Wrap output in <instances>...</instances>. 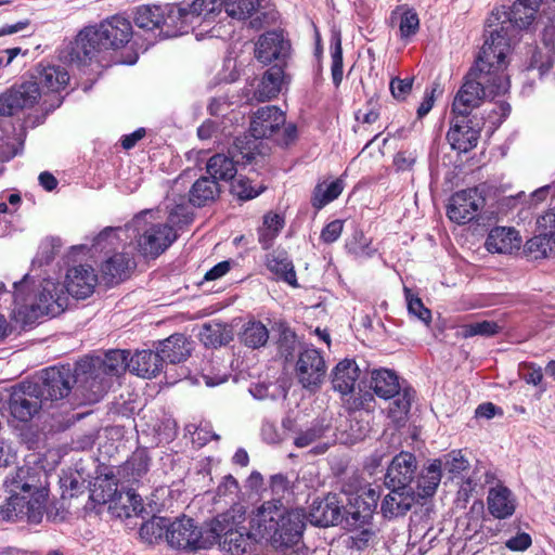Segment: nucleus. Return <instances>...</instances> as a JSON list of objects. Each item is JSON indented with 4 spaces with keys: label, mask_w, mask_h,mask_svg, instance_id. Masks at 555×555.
<instances>
[{
    "label": "nucleus",
    "mask_w": 555,
    "mask_h": 555,
    "mask_svg": "<svg viewBox=\"0 0 555 555\" xmlns=\"http://www.w3.org/2000/svg\"><path fill=\"white\" fill-rule=\"evenodd\" d=\"M498 54L491 50L490 43L483 44L479 56L464 77V82L452 103L453 115L468 116L486 99L505 94L509 89V80L505 74L507 61L504 60L506 44L501 43Z\"/></svg>",
    "instance_id": "obj_1"
},
{
    "label": "nucleus",
    "mask_w": 555,
    "mask_h": 555,
    "mask_svg": "<svg viewBox=\"0 0 555 555\" xmlns=\"http://www.w3.org/2000/svg\"><path fill=\"white\" fill-rule=\"evenodd\" d=\"M43 474L30 466H22L7 477L3 483L5 499L0 504V515L11 521L26 520L39 524L44 515L48 490Z\"/></svg>",
    "instance_id": "obj_2"
},
{
    "label": "nucleus",
    "mask_w": 555,
    "mask_h": 555,
    "mask_svg": "<svg viewBox=\"0 0 555 555\" xmlns=\"http://www.w3.org/2000/svg\"><path fill=\"white\" fill-rule=\"evenodd\" d=\"M250 522L256 535L283 551L300 542L306 514L301 508L286 511L280 500H273L259 506Z\"/></svg>",
    "instance_id": "obj_3"
},
{
    "label": "nucleus",
    "mask_w": 555,
    "mask_h": 555,
    "mask_svg": "<svg viewBox=\"0 0 555 555\" xmlns=\"http://www.w3.org/2000/svg\"><path fill=\"white\" fill-rule=\"evenodd\" d=\"M129 351L109 350L104 357H86L76 363V378L81 397L87 403H95L111 388L113 377L128 369Z\"/></svg>",
    "instance_id": "obj_4"
},
{
    "label": "nucleus",
    "mask_w": 555,
    "mask_h": 555,
    "mask_svg": "<svg viewBox=\"0 0 555 555\" xmlns=\"http://www.w3.org/2000/svg\"><path fill=\"white\" fill-rule=\"evenodd\" d=\"M13 285L14 304L25 323H31L42 315L56 317L68 306L69 296L64 285L53 279L42 280L33 294L28 293V274Z\"/></svg>",
    "instance_id": "obj_5"
},
{
    "label": "nucleus",
    "mask_w": 555,
    "mask_h": 555,
    "mask_svg": "<svg viewBox=\"0 0 555 555\" xmlns=\"http://www.w3.org/2000/svg\"><path fill=\"white\" fill-rule=\"evenodd\" d=\"M528 5L522 4L517 8V0L512 7L495 8L486 21L483 44H489L491 50L498 54L501 49L499 44H506L504 50V60L511 52L513 41L517 38L520 30L528 29L537 18V14H530Z\"/></svg>",
    "instance_id": "obj_6"
},
{
    "label": "nucleus",
    "mask_w": 555,
    "mask_h": 555,
    "mask_svg": "<svg viewBox=\"0 0 555 555\" xmlns=\"http://www.w3.org/2000/svg\"><path fill=\"white\" fill-rule=\"evenodd\" d=\"M245 520L243 506L236 505L215 517L210 521V534L214 544L219 543L222 551L231 555H242L253 543L251 534L242 525Z\"/></svg>",
    "instance_id": "obj_7"
},
{
    "label": "nucleus",
    "mask_w": 555,
    "mask_h": 555,
    "mask_svg": "<svg viewBox=\"0 0 555 555\" xmlns=\"http://www.w3.org/2000/svg\"><path fill=\"white\" fill-rule=\"evenodd\" d=\"M152 217V211H142L132 219L126 230L135 232L139 251L144 257L156 258L176 241L177 234L168 223L149 220Z\"/></svg>",
    "instance_id": "obj_8"
},
{
    "label": "nucleus",
    "mask_w": 555,
    "mask_h": 555,
    "mask_svg": "<svg viewBox=\"0 0 555 555\" xmlns=\"http://www.w3.org/2000/svg\"><path fill=\"white\" fill-rule=\"evenodd\" d=\"M327 364L321 350L306 346L298 350L294 375L298 384L307 391H319L325 382Z\"/></svg>",
    "instance_id": "obj_9"
},
{
    "label": "nucleus",
    "mask_w": 555,
    "mask_h": 555,
    "mask_svg": "<svg viewBox=\"0 0 555 555\" xmlns=\"http://www.w3.org/2000/svg\"><path fill=\"white\" fill-rule=\"evenodd\" d=\"M167 541L172 547L177 548H208L214 545L210 522L203 529L197 527L191 518L185 516L177 518L167 528Z\"/></svg>",
    "instance_id": "obj_10"
},
{
    "label": "nucleus",
    "mask_w": 555,
    "mask_h": 555,
    "mask_svg": "<svg viewBox=\"0 0 555 555\" xmlns=\"http://www.w3.org/2000/svg\"><path fill=\"white\" fill-rule=\"evenodd\" d=\"M76 376V369L73 372L69 366H51L41 372L38 382L31 383L38 386L44 402L56 401L67 397L74 384H76V391L81 395Z\"/></svg>",
    "instance_id": "obj_11"
},
{
    "label": "nucleus",
    "mask_w": 555,
    "mask_h": 555,
    "mask_svg": "<svg viewBox=\"0 0 555 555\" xmlns=\"http://www.w3.org/2000/svg\"><path fill=\"white\" fill-rule=\"evenodd\" d=\"M10 415L22 423L31 421L43 408L40 389L31 382L13 387L9 399Z\"/></svg>",
    "instance_id": "obj_12"
},
{
    "label": "nucleus",
    "mask_w": 555,
    "mask_h": 555,
    "mask_svg": "<svg viewBox=\"0 0 555 555\" xmlns=\"http://www.w3.org/2000/svg\"><path fill=\"white\" fill-rule=\"evenodd\" d=\"M223 0H194L192 3H179L169 8V18L180 23L179 30L185 28L198 20L210 21L221 13Z\"/></svg>",
    "instance_id": "obj_13"
},
{
    "label": "nucleus",
    "mask_w": 555,
    "mask_h": 555,
    "mask_svg": "<svg viewBox=\"0 0 555 555\" xmlns=\"http://www.w3.org/2000/svg\"><path fill=\"white\" fill-rule=\"evenodd\" d=\"M370 388L382 399H391L398 396L395 404L401 413H408L411 406V395L404 390L400 393V384L395 372L386 369L374 370L371 374Z\"/></svg>",
    "instance_id": "obj_14"
},
{
    "label": "nucleus",
    "mask_w": 555,
    "mask_h": 555,
    "mask_svg": "<svg viewBox=\"0 0 555 555\" xmlns=\"http://www.w3.org/2000/svg\"><path fill=\"white\" fill-rule=\"evenodd\" d=\"M41 98L35 81H26L0 95V116H14L25 108L33 107Z\"/></svg>",
    "instance_id": "obj_15"
},
{
    "label": "nucleus",
    "mask_w": 555,
    "mask_h": 555,
    "mask_svg": "<svg viewBox=\"0 0 555 555\" xmlns=\"http://www.w3.org/2000/svg\"><path fill=\"white\" fill-rule=\"evenodd\" d=\"M485 204V198L476 188L456 192L450 198L448 217L462 224L473 220Z\"/></svg>",
    "instance_id": "obj_16"
},
{
    "label": "nucleus",
    "mask_w": 555,
    "mask_h": 555,
    "mask_svg": "<svg viewBox=\"0 0 555 555\" xmlns=\"http://www.w3.org/2000/svg\"><path fill=\"white\" fill-rule=\"evenodd\" d=\"M479 122L473 121L468 116L453 115L447 139L453 150L467 153L476 147L480 135Z\"/></svg>",
    "instance_id": "obj_17"
},
{
    "label": "nucleus",
    "mask_w": 555,
    "mask_h": 555,
    "mask_svg": "<svg viewBox=\"0 0 555 555\" xmlns=\"http://www.w3.org/2000/svg\"><path fill=\"white\" fill-rule=\"evenodd\" d=\"M93 27L106 50L119 49L128 43L132 37L131 23L120 15L108 17Z\"/></svg>",
    "instance_id": "obj_18"
},
{
    "label": "nucleus",
    "mask_w": 555,
    "mask_h": 555,
    "mask_svg": "<svg viewBox=\"0 0 555 555\" xmlns=\"http://www.w3.org/2000/svg\"><path fill=\"white\" fill-rule=\"evenodd\" d=\"M285 113L275 105L258 108L250 121L249 131L255 139L270 138L279 134L285 125Z\"/></svg>",
    "instance_id": "obj_19"
},
{
    "label": "nucleus",
    "mask_w": 555,
    "mask_h": 555,
    "mask_svg": "<svg viewBox=\"0 0 555 555\" xmlns=\"http://www.w3.org/2000/svg\"><path fill=\"white\" fill-rule=\"evenodd\" d=\"M96 284L94 269L89 264H79L67 270L64 287L68 296L86 299L93 294Z\"/></svg>",
    "instance_id": "obj_20"
},
{
    "label": "nucleus",
    "mask_w": 555,
    "mask_h": 555,
    "mask_svg": "<svg viewBox=\"0 0 555 555\" xmlns=\"http://www.w3.org/2000/svg\"><path fill=\"white\" fill-rule=\"evenodd\" d=\"M417 468V462L414 454L410 452H400L388 466L385 485L399 489H412L411 481L414 479Z\"/></svg>",
    "instance_id": "obj_21"
},
{
    "label": "nucleus",
    "mask_w": 555,
    "mask_h": 555,
    "mask_svg": "<svg viewBox=\"0 0 555 555\" xmlns=\"http://www.w3.org/2000/svg\"><path fill=\"white\" fill-rule=\"evenodd\" d=\"M103 50H106V48H104V43L95 31V28L89 26L77 35L69 54L70 61L79 65H85Z\"/></svg>",
    "instance_id": "obj_22"
},
{
    "label": "nucleus",
    "mask_w": 555,
    "mask_h": 555,
    "mask_svg": "<svg viewBox=\"0 0 555 555\" xmlns=\"http://www.w3.org/2000/svg\"><path fill=\"white\" fill-rule=\"evenodd\" d=\"M289 50V42L284 39L281 31H268L261 35L256 42L255 56L263 63L270 64L273 61H282Z\"/></svg>",
    "instance_id": "obj_23"
},
{
    "label": "nucleus",
    "mask_w": 555,
    "mask_h": 555,
    "mask_svg": "<svg viewBox=\"0 0 555 555\" xmlns=\"http://www.w3.org/2000/svg\"><path fill=\"white\" fill-rule=\"evenodd\" d=\"M312 525L330 527L337 525L341 519V506L335 494H328L324 500H315L310 506L308 516Z\"/></svg>",
    "instance_id": "obj_24"
},
{
    "label": "nucleus",
    "mask_w": 555,
    "mask_h": 555,
    "mask_svg": "<svg viewBox=\"0 0 555 555\" xmlns=\"http://www.w3.org/2000/svg\"><path fill=\"white\" fill-rule=\"evenodd\" d=\"M521 246L519 232L509 227L493 228L486 240V247L490 253L512 254Z\"/></svg>",
    "instance_id": "obj_25"
},
{
    "label": "nucleus",
    "mask_w": 555,
    "mask_h": 555,
    "mask_svg": "<svg viewBox=\"0 0 555 555\" xmlns=\"http://www.w3.org/2000/svg\"><path fill=\"white\" fill-rule=\"evenodd\" d=\"M489 513L498 518L504 519L512 516L516 509V498L505 486L498 483L490 488L487 496Z\"/></svg>",
    "instance_id": "obj_26"
},
{
    "label": "nucleus",
    "mask_w": 555,
    "mask_h": 555,
    "mask_svg": "<svg viewBox=\"0 0 555 555\" xmlns=\"http://www.w3.org/2000/svg\"><path fill=\"white\" fill-rule=\"evenodd\" d=\"M192 348L193 343L183 334H173L159 343L157 353L163 363L176 364L185 361L190 357Z\"/></svg>",
    "instance_id": "obj_27"
},
{
    "label": "nucleus",
    "mask_w": 555,
    "mask_h": 555,
    "mask_svg": "<svg viewBox=\"0 0 555 555\" xmlns=\"http://www.w3.org/2000/svg\"><path fill=\"white\" fill-rule=\"evenodd\" d=\"M390 492L382 502V512L385 517L392 518L404 515L415 503L416 498L413 489H399L387 487Z\"/></svg>",
    "instance_id": "obj_28"
},
{
    "label": "nucleus",
    "mask_w": 555,
    "mask_h": 555,
    "mask_svg": "<svg viewBox=\"0 0 555 555\" xmlns=\"http://www.w3.org/2000/svg\"><path fill=\"white\" fill-rule=\"evenodd\" d=\"M135 263L128 253H116L109 256L101 266V272L106 283H119L126 279Z\"/></svg>",
    "instance_id": "obj_29"
},
{
    "label": "nucleus",
    "mask_w": 555,
    "mask_h": 555,
    "mask_svg": "<svg viewBox=\"0 0 555 555\" xmlns=\"http://www.w3.org/2000/svg\"><path fill=\"white\" fill-rule=\"evenodd\" d=\"M360 370L354 360L345 359L337 363L332 371V385L334 390L341 395H349L354 390Z\"/></svg>",
    "instance_id": "obj_30"
},
{
    "label": "nucleus",
    "mask_w": 555,
    "mask_h": 555,
    "mask_svg": "<svg viewBox=\"0 0 555 555\" xmlns=\"http://www.w3.org/2000/svg\"><path fill=\"white\" fill-rule=\"evenodd\" d=\"M163 369L160 356L151 350L137 351L128 362V370L143 378L155 377Z\"/></svg>",
    "instance_id": "obj_31"
},
{
    "label": "nucleus",
    "mask_w": 555,
    "mask_h": 555,
    "mask_svg": "<svg viewBox=\"0 0 555 555\" xmlns=\"http://www.w3.org/2000/svg\"><path fill=\"white\" fill-rule=\"evenodd\" d=\"M442 470L439 461H431L417 476L415 498L426 499L433 496L441 481Z\"/></svg>",
    "instance_id": "obj_32"
},
{
    "label": "nucleus",
    "mask_w": 555,
    "mask_h": 555,
    "mask_svg": "<svg viewBox=\"0 0 555 555\" xmlns=\"http://www.w3.org/2000/svg\"><path fill=\"white\" fill-rule=\"evenodd\" d=\"M283 79V67L280 65L271 66L263 74L254 98L258 102H264L275 98L281 92Z\"/></svg>",
    "instance_id": "obj_33"
},
{
    "label": "nucleus",
    "mask_w": 555,
    "mask_h": 555,
    "mask_svg": "<svg viewBox=\"0 0 555 555\" xmlns=\"http://www.w3.org/2000/svg\"><path fill=\"white\" fill-rule=\"evenodd\" d=\"M134 24L139 28L153 30L162 24H177V20L169 18V11L165 17L164 10L158 5H141L135 10Z\"/></svg>",
    "instance_id": "obj_34"
},
{
    "label": "nucleus",
    "mask_w": 555,
    "mask_h": 555,
    "mask_svg": "<svg viewBox=\"0 0 555 555\" xmlns=\"http://www.w3.org/2000/svg\"><path fill=\"white\" fill-rule=\"evenodd\" d=\"M220 193L218 181L209 177L198 178L190 190V203L202 207L214 202Z\"/></svg>",
    "instance_id": "obj_35"
},
{
    "label": "nucleus",
    "mask_w": 555,
    "mask_h": 555,
    "mask_svg": "<svg viewBox=\"0 0 555 555\" xmlns=\"http://www.w3.org/2000/svg\"><path fill=\"white\" fill-rule=\"evenodd\" d=\"M38 79L39 81L36 83L46 89L47 92L60 93L68 85L69 75L65 67L61 65H49L41 69ZM38 88L40 89V87Z\"/></svg>",
    "instance_id": "obj_36"
},
{
    "label": "nucleus",
    "mask_w": 555,
    "mask_h": 555,
    "mask_svg": "<svg viewBox=\"0 0 555 555\" xmlns=\"http://www.w3.org/2000/svg\"><path fill=\"white\" fill-rule=\"evenodd\" d=\"M199 338L205 346L217 348L233 339V328L228 324L210 322L203 325Z\"/></svg>",
    "instance_id": "obj_37"
},
{
    "label": "nucleus",
    "mask_w": 555,
    "mask_h": 555,
    "mask_svg": "<svg viewBox=\"0 0 555 555\" xmlns=\"http://www.w3.org/2000/svg\"><path fill=\"white\" fill-rule=\"evenodd\" d=\"M345 188L343 179L338 178L332 182L323 181L315 185L312 197L311 205L320 210L328 203L336 199L343 192Z\"/></svg>",
    "instance_id": "obj_38"
},
{
    "label": "nucleus",
    "mask_w": 555,
    "mask_h": 555,
    "mask_svg": "<svg viewBox=\"0 0 555 555\" xmlns=\"http://www.w3.org/2000/svg\"><path fill=\"white\" fill-rule=\"evenodd\" d=\"M268 339L269 331L260 321L250 320L246 322L240 332L241 343L251 349L263 347Z\"/></svg>",
    "instance_id": "obj_39"
},
{
    "label": "nucleus",
    "mask_w": 555,
    "mask_h": 555,
    "mask_svg": "<svg viewBox=\"0 0 555 555\" xmlns=\"http://www.w3.org/2000/svg\"><path fill=\"white\" fill-rule=\"evenodd\" d=\"M206 171L216 181H229L235 177L237 169L232 157L216 154L208 159Z\"/></svg>",
    "instance_id": "obj_40"
},
{
    "label": "nucleus",
    "mask_w": 555,
    "mask_h": 555,
    "mask_svg": "<svg viewBox=\"0 0 555 555\" xmlns=\"http://www.w3.org/2000/svg\"><path fill=\"white\" fill-rule=\"evenodd\" d=\"M150 467V457L144 450L135 451L121 466L119 475L128 482H135L143 477Z\"/></svg>",
    "instance_id": "obj_41"
},
{
    "label": "nucleus",
    "mask_w": 555,
    "mask_h": 555,
    "mask_svg": "<svg viewBox=\"0 0 555 555\" xmlns=\"http://www.w3.org/2000/svg\"><path fill=\"white\" fill-rule=\"evenodd\" d=\"M267 267L279 279L287 282L289 285H296V273L293 262L284 254L269 255Z\"/></svg>",
    "instance_id": "obj_42"
},
{
    "label": "nucleus",
    "mask_w": 555,
    "mask_h": 555,
    "mask_svg": "<svg viewBox=\"0 0 555 555\" xmlns=\"http://www.w3.org/2000/svg\"><path fill=\"white\" fill-rule=\"evenodd\" d=\"M555 250V238L539 231V234L527 241L526 254L532 259L548 257Z\"/></svg>",
    "instance_id": "obj_43"
},
{
    "label": "nucleus",
    "mask_w": 555,
    "mask_h": 555,
    "mask_svg": "<svg viewBox=\"0 0 555 555\" xmlns=\"http://www.w3.org/2000/svg\"><path fill=\"white\" fill-rule=\"evenodd\" d=\"M284 227V219L273 212H269L263 218V227L259 231V242L263 248H269L273 240Z\"/></svg>",
    "instance_id": "obj_44"
},
{
    "label": "nucleus",
    "mask_w": 555,
    "mask_h": 555,
    "mask_svg": "<svg viewBox=\"0 0 555 555\" xmlns=\"http://www.w3.org/2000/svg\"><path fill=\"white\" fill-rule=\"evenodd\" d=\"M327 430L328 426L324 421H314L309 427L298 431L294 444L297 448H307L323 438Z\"/></svg>",
    "instance_id": "obj_45"
},
{
    "label": "nucleus",
    "mask_w": 555,
    "mask_h": 555,
    "mask_svg": "<svg viewBox=\"0 0 555 555\" xmlns=\"http://www.w3.org/2000/svg\"><path fill=\"white\" fill-rule=\"evenodd\" d=\"M259 7V0H223L225 13L235 20H245Z\"/></svg>",
    "instance_id": "obj_46"
},
{
    "label": "nucleus",
    "mask_w": 555,
    "mask_h": 555,
    "mask_svg": "<svg viewBox=\"0 0 555 555\" xmlns=\"http://www.w3.org/2000/svg\"><path fill=\"white\" fill-rule=\"evenodd\" d=\"M502 327L494 321L483 320L465 324L461 327V335L464 338L474 336L491 337L498 334Z\"/></svg>",
    "instance_id": "obj_47"
},
{
    "label": "nucleus",
    "mask_w": 555,
    "mask_h": 555,
    "mask_svg": "<svg viewBox=\"0 0 555 555\" xmlns=\"http://www.w3.org/2000/svg\"><path fill=\"white\" fill-rule=\"evenodd\" d=\"M331 55H332V79L333 83L338 87L343 80V49L341 38L339 33H335L331 39Z\"/></svg>",
    "instance_id": "obj_48"
},
{
    "label": "nucleus",
    "mask_w": 555,
    "mask_h": 555,
    "mask_svg": "<svg viewBox=\"0 0 555 555\" xmlns=\"http://www.w3.org/2000/svg\"><path fill=\"white\" fill-rule=\"evenodd\" d=\"M169 526L170 522L167 518L153 517L151 520L142 525L140 535L150 543H153L154 541L163 538L164 534L167 537V528Z\"/></svg>",
    "instance_id": "obj_49"
},
{
    "label": "nucleus",
    "mask_w": 555,
    "mask_h": 555,
    "mask_svg": "<svg viewBox=\"0 0 555 555\" xmlns=\"http://www.w3.org/2000/svg\"><path fill=\"white\" fill-rule=\"evenodd\" d=\"M441 463V470L444 469L452 477L457 476L468 467V461L462 455L461 451H451L441 459H436Z\"/></svg>",
    "instance_id": "obj_50"
},
{
    "label": "nucleus",
    "mask_w": 555,
    "mask_h": 555,
    "mask_svg": "<svg viewBox=\"0 0 555 555\" xmlns=\"http://www.w3.org/2000/svg\"><path fill=\"white\" fill-rule=\"evenodd\" d=\"M232 193L236 195L241 199H251L258 196L263 190L262 185H253L251 181L248 178H244L240 176L236 180L232 182L231 185Z\"/></svg>",
    "instance_id": "obj_51"
},
{
    "label": "nucleus",
    "mask_w": 555,
    "mask_h": 555,
    "mask_svg": "<svg viewBox=\"0 0 555 555\" xmlns=\"http://www.w3.org/2000/svg\"><path fill=\"white\" fill-rule=\"evenodd\" d=\"M298 347L299 341L297 340L296 334L288 328L283 330L278 341L279 353L284 357L285 360H288L294 357Z\"/></svg>",
    "instance_id": "obj_52"
},
{
    "label": "nucleus",
    "mask_w": 555,
    "mask_h": 555,
    "mask_svg": "<svg viewBox=\"0 0 555 555\" xmlns=\"http://www.w3.org/2000/svg\"><path fill=\"white\" fill-rule=\"evenodd\" d=\"M405 297L408 301V310L411 314L415 315L426 325H428L431 321V312L427 309L421 298L412 295L411 291L405 288Z\"/></svg>",
    "instance_id": "obj_53"
},
{
    "label": "nucleus",
    "mask_w": 555,
    "mask_h": 555,
    "mask_svg": "<svg viewBox=\"0 0 555 555\" xmlns=\"http://www.w3.org/2000/svg\"><path fill=\"white\" fill-rule=\"evenodd\" d=\"M420 28L418 15L413 10H405L400 17V36L401 38H410L414 36Z\"/></svg>",
    "instance_id": "obj_54"
},
{
    "label": "nucleus",
    "mask_w": 555,
    "mask_h": 555,
    "mask_svg": "<svg viewBox=\"0 0 555 555\" xmlns=\"http://www.w3.org/2000/svg\"><path fill=\"white\" fill-rule=\"evenodd\" d=\"M119 500L122 502L125 514L127 517L139 515L143 512L142 499L133 490H128L119 494Z\"/></svg>",
    "instance_id": "obj_55"
},
{
    "label": "nucleus",
    "mask_w": 555,
    "mask_h": 555,
    "mask_svg": "<svg viewBox=\"0 0 555 555\" xmlns=\"http://www.w3.org/2000/svg\"><path fill=\"white\" fill-rule=\"evenodd\" d=\"M120 229L106 228L104 229L93 241L92 247L96 251H104L108 249V247H114L116 243L120 240L118 236V232Z\"/></svg>",
    "instance_id": "obj_56"
},
{
    "label": "nucleus",
    "mask_w": 555,
    "mask_h": 555,
    "mask_svg": "<svg viewBox=\"0 0 555 555\" xmlns=\"http://www.w3.org/2000/svg\"><path fill=\"white\" fill-rule=\"evenodd\" d=\"M413 78H392L389 85L390 92L396 100L403 101L412 90Z\"/></svg>",
    "instance_id": "obj_57"
},
{
    "label": "nucleus",
    "mask_w": 555,
    "mask_h": 555,
    "mask_svg": "<svg viewBox=\"0 0 555 555\" xmlns=\"http://www.w3.org/2000/svg\"><path fill=\"white\" fill-rule=\"evenodd\" d=\"M521 378L527 383L538 386L543 378L542 369L533 363H522L520 365Z\"/></svg>",
    "instance_id": "obj_58"
},
{
    "label": "nucleus",
    "mask_w": 555,
    "mask_h": 555,
    "mask_svg": "<svg viewBox=\"0 0 555 555\" xmlns=\"http://www.w3.org/2000/svg\"><path fill=\"white\" fill-rule=\"evenodd\" d=\"M344 229V223L341 220H333L327 223L321 232V240L324 243L331 244L336 242Z\"/></svg>",
    "instance_id": "obj_59"
},
{
    "label": "nucleus",
    "mask_w": 555,
    "mask_h": 555,
    "mask_svg": "<svg viewBox=\"0 0 555 555\" xmlns=\"http://www.w3.org/2000/svg\"><path fill=\"white\" fill-rule=\"evenodd\" d=\"M538 229L547 236L555 238V208L550 209L538 219Z\"/></svg>",
    "instance_id": "obj_60"
},
{
    "label": "nucleus",
    "mask_w": 555,
    "mask_h": 555,
    "mask_svg": "<svg viewBox=\"0 0 555 555\" xmlns=\"http://www.w3.org/2000/svg\"><path fill=\"white\" fill-rule=\"evenodd\" d=\"M532 543L531 537L526 533L521 532L516 534L515 537H512L508 539L505 543L506 547H508L512 551H525L527 550Z\"/></svg>",
    "instance_id": "obj_61"
},
{
    "label": "nucleus",
    "mask_w": 555,
    "mask_h": 555,
    "mask_svg": "<svg viewBox=\"0 0 555 555\" xmlns=\"http://www.w3.org/2000/svg\"><path fill=\"white\" fill-rule=\"evenodd\" d=\"M17 454L11 443L0 441V467H7L16 462Z\"/></svg>",
    "instance_id": "obj_62"
},
{
    "label": "nucleus",
    "mask_w": 555,
    "mask_h": 555,
    "mask_svg": "<svg viewBox=\"0 0 555 555\" xmlns=\"http://www.w3.org/2000/svg\"><path fill=\"white\" fill-rule=\"evenodd\" d=\"M416 162V155L413 152H399L393 158V164L398 170H409Z\"/></svg>",
    "instance_id": "obj_63"
},
{
    "label": "nucleus",
    "mask_w": 555,
    "mask_h": 555,
    "mask_svg": "<svg viewBox=\"0 0 555 555\" xmlns=\"http://www.w3.org/2000/svg\"><path fill=\"white\" fill-rule=\"evenodd\" d=\"M261 436L266 442L272 444L279 443L282 440L276 426L269 421L263 422L261 427Z\"/></svg>",
    "instance_id": "obj_64"
}]
</instances>
